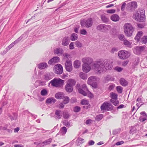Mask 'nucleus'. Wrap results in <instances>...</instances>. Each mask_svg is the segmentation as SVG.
I'll return each mask as SVG.
<instances>
[{
	"label": "nucleus",
	"instance_id": "f257e3e1",
	"mask_svg": "<svg viewBox=\"0 0 147 147\" xmlns=\"http://www.w3.org/2000/svg\"><path fill=\"white\" fill-rule=\"evenodd\" d=\"M94 66L97 69L98 72L104 71V68L106 70H109L111 69L113 67L112 63H111L109 60L106 59L96 62L94 64Z\"/></svg>",
	"mask_w": 147,
	"mask_h": 147
},
{
	"label": "nucleus",
	"instance_id": "f03ea898",
	"mask_svg": "<svg viewBox=\"0 0 147 147\" xmlns=\"http://www.w3.org/2000/svg\"><path fill=\"white\" fill-rule=\"evenodd\" d=\"M145 11L142 9H139L134 16V18L139 22H143L145 20Z\"/></svg>",
	"mask_w": 147,
	"mask_h": 147
},
{
	"label": "nucleus",
	"instance_id": "7ed1b4c3",
	"mask_svg": "<svg viewBox=\"0 0 147 147\" xmlns=\"http://www.w3.org/2000/svg\"><path fill=\"white\" fill-rule=\"evenodd\" d=\"M124 32L126 36L129 37L132 36L134 29L130 23H126L124 25Z\"/></svg>",
	"mask_w": 147,
	"mask_h": 147
},
{
	"label": "nucleus",
	"instance_id": "20e7f679",
	"mask_svg": "<svg viewBox=\"0 0 147 147\" xmlns=\"http://www.w3.org/2000/svg\"><path fill=\"white\" fill-rule=\"evenodd\" d=\"M64 82V80L60 78H55L50 82L49 84H51L52 86L61 87L63 85Z\"/></svg>",
	"mask_w": 147,
	"mask_h": 147
},
{
	"label": "nucleus",
	"instance_id": "39448f33",
	"mask_svg": "<svg viewBox=\"0 0 147 147\" xmlns=\"http://www.w3.org/2000/svg\"><path fill=\"white\" fill-rule=\"evenodd\" d=\"M97 78V77L94 76L90 77L88 80V84L95 88H97L98 86L96 82Z\"/></svg>",
	"mask_w": 147,
	"mask_h": 147
},
{
	"label": "nucleus",
	"instance_id": "423d86ee",
	"mask_svg": "<svg viewBox=\"0 0 147 147\" xmlns=\"http://www.w3.org/2000/svg\"><path fill=\"white\" fill-rule=\"evenodd\" d=\"M93 23L92 20L91 18H89L87 20H83L80 21L81 25L83 28L85 26L87 28L90 27L92 26Z\"/></svg>",
	"mask_w": 147,
	"mask_h": 147
},
{
	"label": "nucleus",
	"instance_id": "0eeeda50",
	"mask_svg": "<svg viewBox=\"0 0 147 147\" xmlns=\"http://www.w3.org/2000/svg\"><path fill=\"white\" fill-rule=\"evenodd\" d=\"M111 27V26L102 24L98 25L96 28L97 30L102 32H106Z\"/></svg>",
	"mask_w": 147,
	"mask_h": 147
},
{
	"label": "nucleus",
	"instance_id": "6e6552de",
	"mask_svg": "<svg viewBox=\"0 0 147 147\" xmlns=\"http://www.w3.org/2000/svg\"><path fill=\"white\" fill-rule=\"evenodd\" d=\"M118 55L119 58L121 59H126L130 56V54L128 51L124 50L119 51Z\"/></svg>",
	"mask_w": 147,
	"mask_h": 147
},
{
	"label": "nucleus",
	"instance_id": "1a4fd4ad",
	"mask_svg": "<svg viewBox=\"0 0 147 147\" xmlns=\"http://www.w3.org/2000/svg\"><path fill=\"white\" fill-rule=\"evenodd\" d=\"M54 71L57 74H61L63 72V67L61 65L57 64L55 65L53 68Z\"/></svg>",
	"mask_w": 147,
	"mask_h": 147
},
{
	"label": "nucleus",
	"instance_id": "9d476101",
	"mask_svg": "<svg viewBox=\"0 0 147 147\" xmlns=\"http://www.w3.org/2000/svg\"><path fill=\"white\" fill-rule=\"evenodd\" d=\"M65 66L66 70L69 72L71 71L73 69V67L71 61L69 60H67L65 63Z\"/></svg>",
	"mask_w": 147,
	"mask_h": 147
},
{
	"label": "nucleus",
	"instance_id": "9b49d317",
	"mask_svg": "<svg viewBox=\"0 0 147 147\" xmlns=\"http://www.w3.org/2000/svg\"><path fill=\"white\" fill-rule=\"evenodd\" d=\"M60 59L58 57H55L51 59L48 61L49 64L53 65L59 62Z\"/></svg>",
	"mask_w": 147,
	"mask_h": 147
},
{
	"label": "nucleus",
	"instance_id": "f8f14e48",
	"mask_svg": "<svg viewBox=\"0 0 147 147\" xmlns=\"http://www.w3.org/2000/svg\"><path fill=\"white\" fill-rule=\"evenodd\" d=\"M137 3L136 2H132L127 4V7L131 11L134 10L137 7Z\"/></svg>",
	"mask_w": 147,
	"mask_h": 147
},
{
	"label": "nucleus",
	"instance_id": "ddd939ff",
	"mask_svg": "<svg viewBox=\"0 0 147 147\" xmlns=\"http://www.w3.org/2000/svg\"><path fill=\"white\" fill-rule=\"evenodd\" d=\"M52 73L48 72L45 74L44 75L43 78L46 81L52 79L53 77Z\"/></svg>",
	"mask_w": 147,
	"mask_h": 147
},
{
	"label": "nucleus",
	"instance_id": "4468645a",
	"mask_svg": "<svg viewBox=\"0 0 147 147\" xmlns=\"http://www.w3.org/2000/svg\"><path fill=\"white\" fill-rule=\"evenodd\" d=\"M82 61L84 63V64H86L87 65H90L92 63L93 60L89 57H85L82 59Z\"/></svg>",
	"mask_w": 147,
	"mask_h": 147
},
{
	"label": "nucleus",
	"instance_id": "2eb2a0df",
	"mask_svg": "<svg viewBox=\"0 0 147 147\" xmlns=\"http://www.w3.org/2000/svg\"><path fill=\"white\" fill-rule=\"evenodd\" d=\"M69 37L68 36L64 37L62 39L61 44L62 45L64 46L67 45L70 42Z\"/></svg>",
	"mask_w": 147,
	"mask_h": 147
},
{
	"label": "nucleus",
	"instance_id": "dca6fc26",
	"mask_svg": "<svg viewBox=\"0 0 147 147\" xmlns=\"http://www.w3.org/2000/svg\"><path fill=\"white\" fill-rule=\"evenodd\" d=\"M37 67L40 70L45 69L48 67V65L46 62H42L37 65Z\"/></svg>",
	"mask_w": 147,
	"mask_h": 147
},
{
	"label": "nucleus",
	"instance_id": "f3484780",
	"mask_svg": "<svg viewBox=\"0 0 147 147\" xmlns=\"http://www.w3.org/2000/svg\"><path fill=\"white\" fill-rule=\"evenodd\" d=\"M13 116H12L10 114H8L7 115L9 117L11 121L13 120H16L18 116V114L17 113L15 112H13L12 113Z\"/></svg>",
	"mask_w": 147,
	"mask_h": 147
},
{
	"label": "nucleus",
	"instance_id": "a211bd4d",
	"mask_svg": "<svg viewBox=\"0 0 147 147\" xmlns=\"http://www.w3.org/2000/svg\"><path fill=\"white\" fill-rule=\"evenodd\" d=\"M91 67L90 65L86 64H83L82 65V70L85 73L89 72L90 70Z\"/></svg>",
	"mask_w": 147,
	"mask_h": 147
},
{
	"label": "nucleus",
	"instance_id": "6ab92c4d",
	"mask_svg": "<svg viewBox=\"0 0 147 147\" xmlns=\"http://www.w3.org/2000/svg\"><path fill=\"white\" fill-rule=\"evenodd\" d=\"M67 130V129L65 127H63L61 128L59 132L57 134L56 136L58 135L61 136L65 135L66 133Z\"/></svg>",
	"mask_w": 147,
	"mask_h": 147
},
{
	"label": "nucleus",
	"instance_id": "aec40b11",
	"mask_svg": "<svg viewBox=\"0 0 147 147\" xmlns=\"http://www.w3.org/2000/svg\"><path fill=\"white\" fill-rule=\"evenodd\" d=\"M52 139L51 138H49V139L42 142L40 144L38 145L42 147L44 146L45 145L46 146L52 142Z\"/></svg>",
	"mask_w": 147,
	"mask_h": 147
},
{
	"label": "nucleus",
	"instance_id": "412c9836",
	"mask_svg": "<svg viewBox=\"0 0 147 147\" xmlns=\"http://www.w3.org/2000/svg\"><path fill=\"white\" fill-rule=\"evenodd\" d=\"M66 91L68 93H71L73 91V87L67 83L65 86Z\"/></svg>",
	"mask_w": 147,
	"mask_h": 147
},
{
	"label": "nucleus",
	"instance_id": "4be33fe9",
	"mask_svg": "<svg viewBox=\"0 0 147 147\" xmlns=\"http://www.w3.org/2000/svg\"><path fill=\"white\" fill-rule=\"evenodd\" d=\"M64 94L63 92H58L55 95V97L58 99H61L64 98Z\"/></svg>",
	"mask_w": 147,
	"mask_h": 147
},
{
	"label": "nucleus",
	"instance_id": "5701e85b",
	"mask_svg": "<svg viewBox=\"0 0 147 147\" xmlns=\"http://www.w3.org/2000/svg\"><path fill=\"white\" fill-rule=\"evenodd\" d=\"M80 104L82 105H88L86 108V109L89 108L90 106V105L89 104V101L86 100L82 99L81 100Z\"/></svg>",
	"mask_w": 147,
	"mask_h": 147
},
{
	"label": "nucleus",
	"instance_id": "b1692460",
	"mask_svg": "<svg viewBox=\"0 0 147 147\" xmlns=\"http://www.w3.org/2000/svg\"><path fill=\"white\" fill-rule=\"evenodd\" d=\"M63 50L62 49L58 48L55 49L54 53L55 54L61 55L63 53Z\"/></svg>",
	"mask_w": 147,
	"mask_h": 147
},
{
	"label": "nucleus",
	"instance_id": "393cba45",
	"mask_svg": "<svg viewBox=\"0 0 147 147\" xmlns=\"http://www.w3.org/2000/svg\"><path fill=\"white\" fill-rule=\"evenodd\" d=\"M26 35L25 34H23L18 38L15 41L13 42L11 44L13 45V46L15 45L16 44L18 43L24 37H25Z\"/></svg>",
	"mask_w": 147,
	"mask_h": 147
},
{
	"label": "nucleus",
	"instance_id": "a878e982",
	"mask_svg": "<svg viewBox=\"0 0 147 147\" xmlns=\"http://www.w3.org/2000/svg\"><path fill=\"white\" fill-rule=\"evenodd\" d=\"M111 19L114 22H117L119 20V17L118 15L116 14H114L111 16Z\"/></svg>",
	"mask_w": 147,
	"mask_h": 147
},
{
	"label": "nucleus",
	"instance_id": "bb28decb",
	"mask_svg": "<svg viewBox=\"0 0 147 147\" xmlns=\"http://www.w3.org/2000/svg\"><path fill=\"white\" fill-rule=\"evenodd\" d=\"M120 83L121 85L123 86H127L128 84V82L123 78H121L120 79Z\"/></svg>",
	"mask_w": 147,
	"mask_h": 147
},
{
	"label": "nucleus",
	"instance_id": "cd10ccee",
	"mask_svg": "<svg viewBox=\"0 0 147 147\" xmlns=\"http://www.w3.org/2000/svg\"><path fill=\"white\" fill-rule=\"evenodd\" d=\"M56 101V100L53 98H47L46 101V102L48 104H51L52 103H54Z\"/></svg>",
	"mask_w": 147,
	"mask_h": 147
},
{
	"label": "nucleus",
	"instance_id": "c85d7f7f",
	"mask_svg": "<svg viewBox=\"0 0 147 147\" xmlns=\"http://www.w3.org/2000/svg\"><path fill=\"white\" fill-rule=\"evenodd\" d=\"M61 110H57L55 112V115H56L55 118L56 119H60L62 115L60 114L61 112Z\"/></svg>",
	"mask_w": 147,
	"mask_h": 147
},
{
	"label": "nucleus",
	"instance_id": "c756f323",
	"mask_svg": "<svg viewBox=\"0 0 147 147\" xmlns=\"http://www.w3.org/2000/svg\"><path fill=\"white\" fill-rule=\"evenodd\" d=\"M109 107V104L107 102H104L100 107L101 110H105Z\"/></svg>",
	"mask_w": 147,
	"mask_h": 147
},
{
	"label": "nucleus",
	"instance_id": "7c9ffc66",
	"mask_svg": "<svg viewBox=\"0 0 147 147\" xmlns=\"http://www.w3.org/2000/svg\"><path fill=\"white\" fill-rule=\"evenodd\" d=\"M81 62L79 60H76L74 63V68H78L80 66Z\"/></svg>",
	"mask_w": 147,
	"mask_h": 147
},
{
	"label": "nucleus",
	"instance_id": "2f4dec72",
	"mask_svg": "<svg viewBox=\"0 0 147 147\" xmlns=\"http://www.w3.org/2000/svg\"><path fill=\"white\" fill-rule=\"evenodd\" d=\"M78 38V35L76 33L72 34L71 36L70 39L71 40L74 41L76 40Z\"/></svg>",
	"mask_w": 147,
	"mask_h": 147
},
{
	"label": "nucleus",
	"instance_id": "473e14b6",
	"mask_svg": "<svg viewBox=\"0 0 147 147\" xmlns=\"http://www.w3.org/2000/svg\"><path fill=\"white\" fill-rule=\"evenodd\" d=\"M69 84L70 85L73 86L75 85L76 84V81L75 80L73 79H69L68 80V82L67 83Z\"/></svg>",
	"mask_w": 147,
	"mask_h": 147
},
{
	"label": "nucleus",
	"instance_id": "72a5a7b5",
	"mask_svg": "<svg viewBox=\"0 0 147 147\" xmlns=\"http://www.w3.org/2000/svg\"><path fill=\"white\" fill-rule=\"evenodd\" d=\"M76 143H77V146L81 144L84 142V140L81 138H78L76 140Z\"/></svg>",
	"mask_w": 147,
	"mask_h": 147
},
{
	"label": "nucleus",
	"instance_id": "f704fd0d",
	"mask_svg": "<svg viewBox=\"0 0 147 147\" xmlns=\"http://www.w3.org/2000/svg\"><path fill=\"white\" fill-rule=\"evenodd\" d=\"M79 75L80 78L83 80L86 79L87 78V75L82 72L80 73Z\"/></svg>",
	"mask_w": 147,
	"mask_h": 147
},
{
	"label": "nucleus",
	"instance_id": "c9c22d12",
	"mask_svg": "<svg viewBox=\"0 0 147 147\" xmlns=\"http://www.w3.org/2000/svg\"><path fill=\"white\" fill-rule=\"evenodd\" d=\"M111 99L117 100V94L114 92H111L110 93Z\"/></svg>",
	"mask_w": 147,
	"mask_h": 147
},
{
	"label": "nucleus",
	"instance_id": "e433bc0d",
	"mask_svg": "<svg viewBox=\"0 0 147 147\" xmlns=\"http://www.w3.org/2000/svg\"><path fill=\"white\" fill-rule=\"evenodd\" d=\"M101 19L103 22L105 23L108 22L109 20V18L104 15H102L101 16Z\"/></svg>",
	"mask_w": 147,
	"mask_h": 147
},
{
	"label": "nucleus",
	"instance_id": "4c0bfd02",
	"mask_svg": "<svg viewBox=\"0 0 147 147\" xmlns=\"http://www.w3.org/2000/svg\"><path fill=\"white\" fill-rule=\"evenodd\" d=\"M123 44L125 45L128 47H131V43L129 41L125 39L123 41Z\"/></svg>",
	"mask_w": 147,
	"mask_h": 147
},
{
	"label": "nucleus",
	"instance_id": "58836bf2",
	"mask_svg": "<svg viewBox=\"0 0 147 147\" xmlns=\"http://www.w3.org/2000/svg\"><path fill=\"white\" fill-rule=\"evenodd\" d=\"M64 99L63 100V102L64 104H67L69 102L70 99L69 97L67 96H64L63 98Z\"/></svg>",
	"mask_w": 147,
	"mask_h": 147
},
{
	"label": "nucleus",
	"instance_id": "ea45409f",
	"mask_svg": "<svg viewBox=\"0 0 147 147\" xmlns=\"http://www.w3.org/2000/svg\"><path fill=\"white\" fill-rule=\"evenodd\" d=\"M103 117V115L101 114H99L96 116L95 119L97 121H99L101 120Z\"/></svg>",
	"mask_w": 147,
	"mask_h": 147
},
{
	"label": "nucleus",
	"instance_id": "a19ab883",
	"mask_svg": "<svg viewBox=\"0 0 147 147\" xmlns=\"http://www.w3.org/2000/svg\"><path fill=\"white\" fill-rule=\"evenodd\" d=\"M110 101L115 106L117 105L119 103V101L118 100H117V99H111Z\"/></svg>",
	"mask_w": 147,
	"mask_h": 147
},
{
	"label": "nucleus",
	"instance_id": "79ce46f5",
	"mask_svg": "<svg viewBox=\"0 0 147 147\" xmlns=\"http://www.w3.org/2000/svg\"><path fill=\"white\" fill-rule=\"evenodd\" d=\"M78 91L81 94L85 96H86L87 95V93L82 88L79 89Z\"/></svg>",
	"mask_w": 147,
	"mask_h": 147
},
{
	"label": "nucleus",
	"instance_id": "37998d69",
	"mask_svg": "<svg viewBox=\"0 0 147 147\" xmlns=\"http://www.w3.org/2000/svg\"><path fill=\"white\" fill-rule=\"evenodd\" d=\"M78 91L81 94L85 96H86L87 95V93L82 88L79 89Z\"/></svg>",
	"mask_w": 147,
	"mask_h": 147
},
{
	"label": "nucleus",
	"instance_id": "c03bdc74",
	"mask_svg": "<svg viewBox=\"0 0 147 147\" xmlns=\"http://www.w3.org/2000/svg\"><path fill=\"white\" fill-rule=\"evenodd\" d=\"M78 91L81 94L85 96H86L87 95V93L82 88L79 89Z\"/></svg>",
	"mask_w": 147,
	"mask_h": 147
},
{
	"label": "nucleus",
	"instance_id": "a18cd8bd",
	"mask_svg": "<svg viewBox=\"0 0 147 147\" xmlns=\"http://www.w3.org/2000/svg\"><path fill=\"white\" fill-rule=\"evenodd\" d=\"M63 124L66 127H69L70 125V121H68L67 120H65L63 121Z\"/></svg>",
	"mask_w": 147,
	"mask_h": 147
},
{
	"label": "nucleus",
	"instance_id": "49530a36",
	"mask_svg": "<svg viewBox=\"0 0 147 147\" xmlns=\"http://www.w3.org/2000/svg\"><path fill=\"white\" fill-rule=\"evenodd\" d=\"M40 93L42 96H46L47 94V90L45 89H42L41 90Z\"/></svg>",
	"mask_w": 147,
	"mask_h": 147
},
{
	"label": "nucleus",
	"instance_id": "de8ad7c7",
	"mask_svg": "<svg viewBox=\"0 0 147 147\" xmlns=\"http://www.w3.org/2000/svg\"><path fill=\"white\" fill-rule=\"evenodd\" d=\"M118 37L121 41H123L125 39V36L123 34H122L119 35Z\"/></svg>",
	"mask_w": 147,
	"mask_h": 147
},
{
	"label": "nucleus",
	"instance_id": "09e8293b",
	"mask_svg": "<svg viewBox=\"0 0 147 147\" xmlns=\"http://www.w3.org/2000/svg\"><path fill=\"white\" fill-rule=\"evenodd\" d=\"M81 110V108L78 106H75L74 108L73 111L75 112H79Z\"/></svg>",
	"mask_w": 147,
	"mask_h": 147
},
{
	"label": "nucleus",
	"instance_id": "8fccbe9b",
	"mask_svg": "<svg viewBox=\"0 0 147 147\" xmlns=\"http://www.w3.org/2000/svg\"><path fill=\"white\" fill-rule=\"evenodd\" d=\"M116 89L118 92L121 93L123 91V88L121 86H117L116 87Z\"/></svg>",
	"mask_w": 147,
	"mask_h": 147
},
{
	"label": "nucleus",
	"instance_id": "3c124183",
	"mask_svg": "<svg viewBox=\"0 0 147 147\" xmlns=\"http://www.w3.org/2000/svg\"><path fill=\"white\" fill-rule=\"evenodd\" d=\"M115 87V84H111L108 88V90L109 91H111L113 90Z\"/></svg>",
	"mask_w": 147,
	"mask_h": 147
},
{
	"label": "nucleus",
	"instance_id": "603ef678",
	"mask_svg": "<svg viewBox=\"0 0 147 147\" xmlns=\"http://www.w3.org/2000/svg\"><path fill=\"white\" fill-rule=\"evenodd\" d=\"M142 43L146 44L147 42V36H144L142 38Z\"/></svg>",
	"mask_w": 147,
	"mask_h": 147
},
{
	"label": "nucleus",
	"instance_id": "864d4df0",
	"mask_svg": "<svg viewBox=\"0 0 147 147\" xmlns=\"http://www.w3.org/2000/svg\"><path fill=\"white\" fill-rule=\"evenodd\" d=\"M111 34L113 35H116L117 34V30L115 28H113L110 32Z\"/></svg>",
	"mask_w": 147,
	"mask_h": 147
},
{
	"label": "nucleus",
	"instance_id": "5fc2aeb1",
	"mask_svg": "<svg viewBox=\"0 0 147 147\" xmlns=\"http://www.w3.org/2000/svg\"><path fill=\"white\" fill-rule=\"evenodd\" d=\"M63 117L64 119H67L69 117V115L67 112H64L63 113Z\"/></svg>",
	"mask_w": 147,
	"mask_h": 147
},
{
	"label": "nucleus",
	"instance_id": "6e6d98bb",
	"mask_svg": "<svg viewBox=\"0 0 147 147\" xmlns=\"http://www.w3.org/2000/svg\"><path fill=\"white\" fill-rule=\"evenodd\" d=\"M123 68L119 66H116L114 68V70L118 72H120L122 71Z\"/></svg>",
	"mask_w": 147,
	"mask_h": 147
},
{
	"label": "nucleus",
	"instance_id": "4d7b16f0",
	"mask_svg": "<svg viewBox=\"0 0 147 147\" xmlns=\"http://www.w3.org/2000/svg\"><path fill=\"white\" fill-rule=\"evenodd\" d=\"M75 45L78 48L81 47L82 46V43L78 41L76 42Z\"/></svg>",
	"mask_w": 147,
	"mask_h": 147
},
{
	"label": "nucleus",
	"instance_id": "13d9d810",
	"mask_svg": "<svg viewBox=\"0 0 147 147\" xmlns=\"http://www.w3.org/2000/svg\"><path fill=\"white\" fill-rule=\"evenodd\" d=\"M116 11L115 9H111L108 10L107 11V12L109 13H114Z\"/></svg>",
	"mask_w": 147,
	"mask_h": 147
},
{
	"label": "nucleus",
	"instance_id": "bf43d9fd",
	"mask_svg": "<svg viewBox=\"0 0 147 147\" xmlns=\"http://www.w3.org/2000/svg\"><path fill=\"white\" fill-rule=\"evenodd\" d=\"M65 104L63 102H61L59 104L58 106L59 108L60 109H62L64 107V105Z\"/></svg>",
	"mask_w": 147,
	"mask_h": 147
},
{
	"label": "nucleus",
	"instance_id": "052dcab7",
	"mask_svg": "<svg viewBox=\"0 0 147 147\" xmlns=\"http://www.w3.org/2000/svg\"><path fill=\"white\" fill-rule=\"evenodd\" d=\"M69 49H74V43L73 42H71L69 45Z\"/></svg>",
	"mask_w": 147,
	"mask_h": 147
},
{
	"label": "nucleus",
	"instance_id": "680f3d73",
	"mask_svg": "<svg viewBox=\"0 0 147 147\" xmlns=\"http://www.w3.org/2000/svg\"><path fill=\"white\" fill-rule=\"evenodd\" d=\"M128 62L129 61L128 60L124 61L122 62V65L123 66H125L128 64Z\"/></svg>",
	"mask_w": 147,
	"mask_h": 147
},
{
	"label": "nucleus",
	"instance_id": "e2e57ef3",
	"mask_svg": "<svg viewBox=\"0 0 147 147\" xmlns=\"http://www.w3.org/2000/svg\"><path fill=\"white\" fill-rule=\"evenodd\" d=\"M92 120L91 119L87 120L86 122V124L87 125L90 124L92 122Z\"/></svg>",
	"mask_w": 147,
	"mask_h": 147
},
{
	"label": "nucleus",
	"instance_id": "0e129e2a",
	"mask_svg": "<svg viewBox=\"0 0 147 147\" xmlns=\"http://www.w3.org/2000/svg\"><path fill=\"white\" fill-rule=\"evenodd\" d=\"M82 88L83 90L87 91L88 92H89L88 90V89L86 84H83L82 85Z\"/></svg>",
	"mask_w": 147,
	"mask_h": 147
},
{
	"label": "nucleus",
	"instance_id": "69168bd1",
	"mask_svg": "<svg viewBox=\"0 0 147 147\" xmlns=\"http://www.w3.org/2000/svg\"><path fill=\"white\" fill-rule=\"evenodd\" d=\"M13 47V45H12L11 44H10L6 48V51H8L11 48H12Z\"/></svg>",
	"mask_w": 147,
	"mask_h": 147
},
{
	"label": "nucleus",
	"instance_id": "338daca9",
	"mask_svg": "<svg viewBox=\"0 0 147 147\" xmlns=\"http://www.w3.org/2000/svg\"><path fill=\"white\" fill-rule=\"evenodd\" d=\"M126 5V4L124 2L123 3L121 7V10L122 11H123L124 10Z\"/></svg>",
	"mask_w": 147,
	"mask_h": 147
},
{
	"label": "nucleus",
	"instance_id": "774afa93",
	"mask_svg": "<svg viewBox=\"0 0 147 147\" xmlns=\"http://www.w3.org/2000/svg\"><path fill=\"white\" fill-rule=\"evenodd\" d=\"M94 143L95 142L94 141L91 140H90L88 142V143L89 146H91L93 145L94 144Z\"/></svg>",
	"mask_w": 147,
	"mask_h": 147
}]
</instances>
